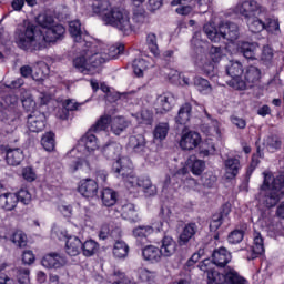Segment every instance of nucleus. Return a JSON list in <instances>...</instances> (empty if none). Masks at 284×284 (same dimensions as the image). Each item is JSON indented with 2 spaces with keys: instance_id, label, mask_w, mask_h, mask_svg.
I'll return each mask as SVG.
<instances>
[{
  "instance_id": "1",
  "label": "nucleus",
  "mask_w": 284,
  "mask_h": 284,
  "mask_svg": "<svg viewBox=\"0 0 284 284\" xmlns=\"http://www.w3.org/2000/svg\"><path fill=\"white\" fill-rule=\"evenodd\" d=\"M121 144L110 141L101 148V152L108 161H115L112 171L124 181V185L130 194L136 196L139 190H143L145 196H156V186L152 184L149 175L136 176L132 171V161L128 156L121 158Z\"/></svg>"
},
{
  "instance_id": "2",
  "label": "nucleus",
  "mask_w": 284,
  "mask_h": 284,
  "mask_svg": "<svg viewBox=\"0 0 284 284\" xmlns=\"http://www.w3.org/2000/svg\"><path fill=\"white\" fill-rule=\"evenodd\" d=\"M65 34V27L54 23L49 27L44 34L32 21H24L14 31V43L24 52H41L48 48V43L61 41Z\"/></svg>"
},
{
  "instance_id": "3",
  "label": "nucleus",
  "mask_w": 284,
  "mask_h": 284,
  "mask_svg": "<svg viewBox=\"0 0 284 284\" xmlns=\"http://www.w3.org/2000/svg\"><path fill=\"white\" fill-rule=\"evenodd\" d=\"M110 126V116L102 115L100 119L91 125L88 132L81 136L78 144L67 154L69 159H73L69 163L70 172H90V161L88 156L95 150H99V140L97 139V132H104Z\"/></svg>"
},
{
  "instance_id": "4",
  "label": "nucleus",
  "mask_w": 284,
  "mask_h": 284,
  "mask_svg": "<svg viewBox=\"0 0 284 284\" xmlns=\"http://www.w3.org/2000/svg\"><path fill=\"white\" fill-rule=\"evenodd\" d=\"M80 54L73 59V68L82 74H97L100 65L112 59H116L119 54L125 51V44L112 45L108 49V53L101 49V44L95 41H87L80 47Z\"/></svg>"
},
{
  "instance_id": "5",
  "label": "nucleus",
  "mask_w": 284,
  "mask_h": 284,
  "mask_svg": "<svg viewBox=\"0 0 284 284\" xmlns=\"http://www.w3.org/2000/svg\"><path fill=\"white\" fill-rule=\"evenodd\" d=\"M108 8H110V1L99 0V2L93 6V12H95V14H102V20L105 26H112L113 28H118L123 34H130V32H132L130 16L121 10V8H111L110 11H108Z\"/></svg>"
},
{
  "instance_id": "6",
  "label": "nucleus",
  "mask_w": 284,
  "mask_h": 284,
  "mask_svg": "<svg viewBox=\"0 0 284 284\" xmlns=\"http://www.w3.org/2000/svg\"><path fill=\"white\" fill-rule=\"evenodd\" d=\"M264 180L261 185V195L265 207H276L283 199L284 175L274 176L272 172L263 173Z\"/></svg>"
},
{
  "instance_id": "7",
  "label": "nucleus",
  "mask_w": 284,
  "mask_h": 284,
  "mask_svg": "<svg viewBox=\"0 0 284 284\" xmlns=\"http://www.w3.org/2000/svg\"><path fill=\"white\" fill-rule=\"evenodd\" d=\"M203 32L213 43H219L225 40L232 43L239 39V26L231 21L220 23L219 28L206 23L203 27Z\"/></svg>"
},
{
  "instance_id": "8",
  "label": "nucleus",
  "mask_w": 284,
  "mask_h": 284,
  "mask_svg": "<svg viewBox=\"0 0 284 284\" xmlns=\"http://www.w3.org/2000/svg\"><path fill=\"white\" fill-rule=\"evenodd\" d=\"M232 262V253L224 246L214 248L211 255V258H204L197 267L203 272L209 278V273L219 272L214 270L215 267H225Z\"/></svg>"
},
{
  "instance_id": "9",
  "label": "nucleus",
  "mask_w": 284,
  "mask_h": 284,
  "mask_svg": "<svg viewBox=\"0 0 284 284\" xmlns=\"http://www.w3.org/2000/svg\"><path fill=\"white\" fill-rule=\"evenodd\" d=\"M170 216H172V211L169 207L162 206L159 213L160 221L154 222L152 226L142 225L133 230V236L135 239H148L150 234L155 232H168L170 230Z\"/></svg>"
},
{
  "instance_id": "10",
  "label": "nucleus",
  "mask_w": 284,
  "mask_h": 284,
  "mask_svg": "<svg viewBox=\"0 0 284 284\" xmlns=\"http://www.w3.org/2000/svg\"><path fill=\"white\" fill-rule=\"evenodd\" d=\"M223 59V49L221 47H210L206 55H203L195 61L197 68H201L202 72L206 77H214L216 74V63Z\"/></svg>"
},
{
  "instance_id": "11",
  "label": "nucleus",
  "mask_w": 284,
  "mask_h": 284,
  "mask_svg": "<svg viewBox=\"0 0 284 284\" xmlns=\"http://www.w3.org/2000/svg\"><path fill=\"white\" fill-rule=\"evenodd\" d=\"M207 284H247V280L241 276L234 268H227L224 274L211 271Z\"/></svg>"
},
{
  "instance_id": "12",
  "label": "nucleus",
  "mask_w": 284,
  "mask_h": 284,
  "mask_svg": "<svg viewBox=\"0 0 284 284\" xmlns=\"http://www.w3.org/2000/svg\"><path fill=\"white\" fill-rule=\"evenodd\" d=\"M227 77H231L229 85L235 90H247V84L241 77H243V64L239 61H230L225 68Z\"/></svg>"
},
{
  "instance_id": "13",
  "label": "nucleus",
  "mask_w": 284,
  "mask_h": 284,
  "mask_svg": "<svg viewBox=\"0 0 284 284\" xmlns=\"http://www.w3.org/2000/svg\"><path fill=\"white\" fill-rule=\"evenodd\" d=\"M236 10L244 19L250 17H263L265 13V7L261 6L256 0H245L237 3Z\"/></svg>"
},
{
  "instance_id": "14",
  "label": "nucleus",
  "mask_w": 284,
  "mask_h": 284,
  "mask_svg": "<svg viewBox=\"0 0 284 284\" xmlns=\"http://www.w3.org/2000/svg\"><path fill=\"white\" fill-rule=\"evenodd\" d=\"M69 33L75 43V48L83 47L85 43H88V41H92V38L90 34H88V31L81 28L80 20H72L69 22Z\"/></svg>"
},
{
  "instance_id": "15",
  "label": "nucleus",
  "mask_w": 284,
  "mask_h": 284,
  "mask_svg": "<svg viewBox=\"0 0 284 284\" xmlns=\"http://www.w3.org/2000/svg\"><path fill=\"white\" fill-rule=\"evenodd\" d=\"M0 152L6 154V162L8 165L12 168H17V165H21L26 155L23 154V150L16 148L12 149L8 145H0Z\"/></svg>"
},
{
  "instance_id": "16",
  "label": "nucleus",
  "mask_w": 284,
  "mask_h": 284,
  "mask_svg": "<svg viewBox=\"0 0 284 284\" xmlns=\"http://www.w3.org/2000/svg\"><path fill=\"white\" fill-rule=\"evenodd\" d=\"M78 192L84 199H94L99 194V183L90 178L83 179L78 184Z\"/></svg>"
},
{
  "instance_id": "17",
  "label": "nucleus",
  "mask_w": 284,
  "mask_h": 284,
  "mask_svg": "<svg viewBox=\"0 0 284 284\" xmlns=\"http://www.w3.org/2000/svg\"><path fill=\"white\" fill-rule=\"evenodd\" d=\"M27 128L31 132H43L45 130V113L33 111L27 118Z\"/></svg>"
},
{
  "instance_id": "18",
  "label": "nucleus",
  "mask_w": 284,
  "mask_h": 284,
  "mask_svg": "<svg viewBox=\"0 0 284 284\" xmlns=\"http://www.w3.org/2000/svg\"><path fill=\"white\" fill-rule=\"evenodd\" d=\"M191 48L197 54L196 61L205 54V52L210 49V42L203 39V33L201 31H195L191 39Z\"/></svg>"
},
{
  "instance_id": "19",
  "label": "nucleus",
  "mask_w": 284,
  "mask_h": 284,
  "mask_svg": "<svg viewBox=\"0 0 284 284\" xmlns=\"http://www.w3.org/2000/svg\"><path fill=\"white\" fill-rule=\"evenodd\" d=\"M201 134L196 131H189L184 133L180 140V148L182 150H195L201 145Z\"/></svg>"
},
{
  "instance_id": "20",
  "label": "nucleus",
  "mask_w": 284,
  "mask_h": 284,
  "mask_svg": "<svg viewBox=\"0 0 284 284\" xmlns=\"http://www.w3.org/2000/svg\"><path fill=\"white\" fill-rule=\"evenodd\" d=\"M65 256L59 253H49L42 257L41 265L47 270H60L65 265Z\"/></svg>"
},
{
  "instance_id": "21",
  "label": "nucleus",
  "mask_w": 284,
  "mask_h": 284,
  "mask_svg": "<svg viewBox=\"0 0 284 284\" xmlns=\"http://www.w3.org/2000/svg\"><path fill=\"white\" fill-rule=\"evenodd\" d=\"M120 213L122 219L124 221H129L130 223H139V221H141L139 210H136V206L130 202L121 205Z\"/></svg>"
},
{
  "instance_id": "22",
  "label": "nucleus",
  "mask_w": 284,
  "mask_h": 284,
  "mask_svg": "<svg viewBox=\"0 0 284 284\" xmlns=\"http://www.w3.org/2000/svg\"><path fill=\"white\" fill-rule=\"evenodd\" d=\"M251 257L248 261H254V258H258L261 254H265V240H263V235L260 232L254 233L253 245L250 246Z\"/></svg>"
},
{
  "instance_id": "23",
  "label": "nucleus",
  "mask_w": 284,
  "mask_h": 284,
  "mask_svg": "<svg viewBox=\"0 0 284 284\" xmlns=\"http://www.w3.org/2000/svg\"><path fill=\"white\" fill-rule=\"evenodd\" d=\"M176 247H179V244H176V241H174L172 236L165 235L161 240L160 253L165 258H170V256H174V254L176 253Z\"/></svg>"
},
{
  "instance_id": "24",
  "label": "nucleus",
  "mask_w": 284,
  "mask_h": 284,
  "mask_svg": "<svg viewBox=\"0 0 284 284\" xmlns=\"http://www.w3.org/2000/svg\"><path fill=\"white\" fill-rule=\"evenodd\" d=\"M261 47L256 42H242L239 50L245 59L254 61L258 57Z\"/></svg>"
},
{
  "instance_id": "25",
  "label": "nucleus",
  "mask_w": 284,
  "mask_h": 284,
  "mask_svg": "<svg viewBox=\"0 0 284 284\" xmlns=\"http://www.w3.org/2000/svg\"><path fill=\"white\" fill-rule=\"evenodd\" d=\"M129 148H131L135 154L143 156V154L148 152V146L145 145V136L142 134L131 135L129 138Z\"/></svg>"
},
{
  "instance_id": "26",
  "label": "nucleus",
  "mask_w": 284,
  "mask_h": 284,
  "mask_svg": "<svg viewBox=\"0 0 284 284\" xmlns=\"http://www.w3.org/2000/svg\"><path fill=\"white\" fill-rule=\"evenodd\" d=\"M155 104L162 113L170 112L174 108V94L170 92L162 93L156 98Z\"/></svg>"
},
{
  "instance_id": "27",
  "label": "nucleus",
  "mask_w": 284,
  "mask_h": 284,
  "mask_svg": "<svg viewBox=\"0 0 284 284\" xmlns=\"http://www.w3.org/2000/svg\"><path fill=\"white\" fill-rule=\"evenodd\" d=\"M244 79L246 88H253L255 83H258V81H261V69L255 65L247 67L244 73Z\"/></svg>"
},
{
  "instance_id": "28",
  "label": "nucleus",
  "mask_w": 284,
  "mask_h": 284,
  "mask_svg": "<svg viewBox=\"0 0 284 284\" xmlns=\"http://www.w3.org/2000/svg\"><path fill=\"white\" fill-rule=\"evenodd\" d=\"M186 168H189L194 176H201L205 171V161L200 160L196 155H191L186 160Z\"/></svg>"
},
{
  "instance_id": "29",
  "label": "nucleus",
  "mask_w": 284,
  "mask_h": 284,
  "mask_svg": "<svg viewBox=\"0 0 284 284\" xmlns=\"http://www.w3.org/2000/svg\"><path fill=\"white\" fill-rule=\"evenodd\" d=\"M196 232H199L196 223L191 222L185 224L182 233L180 234V245H187V243L194 239Z\"/></svg>"
},
{
  "instance_id": "30",
  "label": "nucleus",
  "mask_w": 284,
  "mask_h": 284,
  "mask_svg": "<svg viewBox=\"0 0 284 284\" xmlns=\"http://www.w3.org/2000/svg\"><path fill=\"white\" fill-rule=\"evenodd\" d=\"M161 250L154 245H146L142 248V257L149 263H159L161 261Z\"/></svg>"
},
{
  "instance_id": "31",
  "label": "nucleus",
  "mask_w": 284,
  "mask_h": 284,
  "mask_svg": "<svg viewBox=\"0 0 284 284\" xmlns=\"http://www.w3.org/2000/svg\"><path fill=\"white\" fill-rule=\"evenodd\" d=\"M82 242L75 235H70L65 242V252L69 256H79L81 253Z\"/></svg>"
},
{
  "instance_id": "32",
  "label": "nucleus",
  "mask_w": 284,
  "mask_h": 284,
  "mask_svg": "<svg viewBox=\"0 0 284 284\" xmlns=\"http://www.w3.org/2000/svg\"><path fill=\"white\" fill-rule=\"evenodd\" d=\"M248 26V30L253 33L263 32L265 30V13L264 16H252L245 18Z\"/></svg>"
},
{
  "instance_id": "33",
  "label": "nucleus",
  "mask_w": 284,
  "mask_h": 284,
  "mask_svg": "<svg viewBox=\"0 0 284 284\" xmlns=\"http://www.w3.org/2000/svg\"><path fill=\"white\" fill-rule=\"evenodd\" d=\"M224 168L226 172V179H236L239 171L241 170V160L236 158H229L224 162Z\"/></svg>"
},
{
  "instance_id": "34",
  "label": "nucleus",
  "mask_w": 284,
  "mask_h": 284,
  "mask_svg": "<svg viewBox=\"0 0 284 284\" xmlns=\"http://www.w3.org/2000/svg\"><path fill=\"white\" fill-rule=\"evenodd\" d=\"M164 74H166L170 83L173 85H179L183 83L184 85H190V78L183 77L179 70L165 68Z\"/></svg>"
},
{
  "instance_id": "35",
  "label": "nucleus",
  "mask_w": 284,
  "mask_h": 284,
  "mask_svg": "<svg viewBox=\"0 0 284 284\" xmlns=\"http://www.w3.org/2000/svg\"><path fill=\"white\" fill-rule=\"evenodd\" d=\"M18 197L16 193H3L0 195V207L7 212H12L18 204Z\"/></svg>"
},
{
  "instance_id": "36",
  "label": "nucleus",
  "mask_w": 284,
  "mask_h": 284,
  "mask_svg": "<svg viewBox=\"0 0 284 284\" xmlns=\"http://www.w3.org/2000/svg\"><path fill=\"white\" fill-rule=\"evenodd\" d=\"M170 132V124L168 122H160L155 125L153 130V139L154 141H165L168 139V134Z\"/></svg>"
},
{
  "instance_id": "37",
  "label": "nucleus",
  "mask_w": 284,
  "mask_h": 284,
  "mask_svg": "<svg viewBox=\"0 0 284 284\" xmlns=\"http://www.w3.org/2000/svg\"><path fill=\"white\" fill-rule=\"evenodd\" d=\"M130 254V246L123 240L115 241L113 245V256L114 258H128Z\"/></svg>"
},
{
  "instance_id": "38",
  "label": "nucleus",
  "mask_w": 284,
  "mask_h": 284,
  "mask_svg": "<svg viewBox=\"0 0 284 284\" xmlns=\"http://www.w3.org/2000/svg\"><path fill=\"white\" fill-rule=\"evenodd\" d=\"M190 116H192V104L185 103L180 108L175 122L179 125H185L190 121Z\"/></svg>"
},
{
  "instance_id": "39",
  "label": "nucleus",
  "mask_w": 284,
  "mask_h": 284,
  "mask_svg": "<svg viewBox=\"0 0 284 284\" xmlns=\"http://www.w3.org/2000/svg\"><path fill=\"white\" fill-rule=\"evenodd\" d=\"M110 118L111 123V132L115 134V136L121 135V133L128 128L129 123L125 121V118L118 116L112 120V116L108 115Z\"/></svg>"
},
{
  "instance_id": "40",
  "label": "nucleus",
  "mask_w": 284,
  "mask_h": 284,
  "mask_svg": "<svg viewBox=\"0 0 284 284\" xmlns=\"http://www.w3.org/2000/svg\"><path fill=\"white\" fill-rule=\"evenodd\" d=\"M101 200L105 207H112L113 205H116V191L110 187H104L101 191Z\"/></svg>"
},
{
  "instance_id": "41",
  "label": "nucleus",
  "mask_w": 284,
  "mask_h": 284,
  "mask_svg": "<svg viewBox=\"0 0 284 284\" xmlns=\"http://www.w3.org/2000/svg\"><path fill=\"white\" fill-rule=\"evenodd\" d=\"M195 90L200 92V94H212V84L207 81V79L195 77L193 81Z\"/></svg>"
},
{
  "instance_id": "42",
  "label": "nucleus",
  "mask_w": 284,
  "mask_h": 284,
  "mask_svg": "<svg viewBox=\"0 0 284 284\" xmlns=\"http://www.w3.org/2000/svg\"><path fill=\"white\" fill-rule=\"evenodd\" d=\"M264 23H265L264 30H266L268 34H278V32H281V24L278 23V19L276 17H268L265 13Z\"/></svg>"
},
{
  "instance_id": "43",
  "label": "nucleus",
  "mask_w": 284,
  "mask_h": 284,
  "mask_svg": "<svg viewBox=\"0 0 284 284\" xmlns=\"http://www.w3.org/2000/svg\"><path fill=\"white\" fill-rule=\"evenodd\" d=\"M132 116H134L135 121L142 125H152L154 121V113H152L151 110H142L138 113H132Z\"/></svg>"
},
{
  "instance_id": "44",
  "label": "nucleus",
  "mask_w": 284,
  "mask_h": 284,
  "mask_svg": "<svg viewBox=\"0 0 284 284\" xmlns=\"http://www.w3.org/2000/svg\"><path fill=\"white\" fill-rule=\"evenodd\" d=\"M149 65H150V63L148 61H145V59L135 58L132 61L133 73L135 74V77L141 79V77H143V72H145V70H148Z\"/></svg>"
},
{
  "instance_id": "45",
  "label": "nucleus",
  "mask_w": 284,
  "mask_h": 284,
  "mask_svg": "<svg viewBox=\"0 0 284 284\" xmlns=\"http://www.w3.org/2000/svg\"><path fill=\"white\" fill-rule=\"evenodd\" d=\"M81 251L84 256H94L99 252V243L94 240L82 242Z\"/></svg>"
},
{
  "instance_id": "46",
  "label": "nucleus",
  "mask_w": 284,
  "mask_h": 284,
  "mask_svg": "<svg viewBox=\"0 0 284 284\" xmlns=\"http://www.w3.org/2000/svg\"><path fill=\"white\" fill-rule=\"evenodd\" d=\"M243 239H245V230L235 229L229 233L227 243L230 245H239V243L243 242Z\"/></svg>"
},
{
  "instance_id": "47",
  "label": "nucleus",
  "mask_w": 284,
  "mask_h": 284,
  "mask_svg": "<svg viewBox=\"0 0 284 284\" xmlns=\"http://www.w3.org/2000/svg\"><path fill=\"white\" fill-rule=\"evenodd\" d=\"M264 144L266 145L268 152H276V150H281L283 142L278 135H268L264 140Z\"/></svg>"
},
{
  "instance_id": "48",
  "label": "nucleus",
  "mask_w": 284,
  "mask_h": 284,
  "mask_svg": "<svg viewBox=\"0 0 284 284\" xmlns=\"http://www.w3.org/2000/svg\"><path fill=\"white\" fill-rule=\"evenodd\" d=\"M41 145L47 152H52L55 148L54 133L52 131L47 132L41 138Z\"/></svg>"
},
{
  "instance_id": "49",
  "label": "nucleus",
  "mask_w": 284,
  "mask_h": 284,
  "mask_svg": "<svg viewBox=\"0 0 284 284\" xmlns=\"http://www.w3.org/2000/svg\"><path fill=\"white\" fill-rule=\"evenodd\" d=\"M223 221H225L221 215H217L216 213L212 215L210 221V232H214L213 239L215 241H219V227L223 225Z\"/></svg>"
},
{
  "instance_id": "50",
  "label": "nucleus",
  "mask_w": 284,
  "mask_h": 284,
  "mask_svg": "<svg viewBox=\"0 0 284 284\" xmlns=\"http://www.w3.org/2000/svg\"><path fill=\"white\" fill-rule=\"evenodd\" d=\"M38 26L40 28H43V30H49L52 26H54L57 22L54 21V17L47 14V13H41L37 17L36 19Z\"/></svg>"
},
{
  "instance_id": "51",
  "label": "nucleus",
  "mask_w": 284,
  "mask_h": 284,
  "mask_svg": "<svg viewBox=\"0 0 284 284\" xmlns=\"http://www.w3.org/2000/svg\"><path fill=\"white\" fill-rule=\"evenodd\" d=\"M146 44L150 50V52L154 57H159L161 54V51L159 50V42L156 40V34L155 33H149L146 36Z\"/></svg>"
},
{
  "instance_id": "52",
  "label": "nucleus",
  "mask_w": 284,
  "mask_h": 284,
  "mask_svg": "<svg viewBox=\"0 0 284 284\" xmlns=\"http://www.w3.org/2000/svg\"><path fill=\"white\" fill-rule=\"evenodd\" d=\"M138 278L142 283H154V278H156V273L148 270V268H139L138 270Z\"/></svg>"
},
{
  "instance_id": "53",
  "label": "nucleus",
  "mask_w": 284,
  "mask_h": 284,
  "mask_svg": "<svg viewBox=\"0 0 284 284\" xmlns=\"http://www.w3.org/2000/svg\"><path fill=\"white\" fill-rule=\"evenodd\" d=\"M11 242L16 244L17 247H26V245H28V236L23 231H16L11 235Z\"/></svg>"
},
{
  "instance_id": "54",
  "label": "nucleus",
  "mask_w": 284,
  "mask_h": 284,
  "mask_svg": "<svg viewBox=\"0 0 284 284\" xmlns=\"http://www.w3.org/2000/svg\"><path fill=\"white\" fill-rule=\"evenodd\" d=\"M274 59V49L270 45H264L262 49L261 61L264 65H272V61Z\"/></svg>"
},
{
  "instance_id": "55",
  "label": "nucleus",
  "mask_w": 284,
  "mask_h": 284,
  "mask_svg": "<svg viewBox=\"0 0 284 284\" xmlns=\"http://www.w3.org/2000/svg\"><path fill=\"white\" fill-rule=\"evenodd\" d=\"M16 277L19 284H30V268H26V267L17 268Z\"/></svg>"
},
{
  "instance_id": "56",
  "label": "nucleus",
  "mask_w": 284,
  "mask_h": 284,
  "mask_svg": "<svg viewBox=\"0 0 284 284\" xmlns=\"http://www.w3.org/2000/svg\"><path fill=\"white\" fill-rule=\"evenodd\" d=\"M216 153V146L214 145L213 142H206L203 143L202 146L200 148V154L205 159L206 156H214Z\"/></svg>"
},
{
  "instance_id": "57",
  "label": "nucleus",
  "mask_w": 284,
  "mask_h": 284,
  "mask_svg": "<svg viewBox=\"0 0 284 284\" xmlns=\"http://www.w3.org/2000/svg\"><path fill=\"white\" fill-rule=\"evenodd\" d=\"M14 194L18 199V203L20 202L23 203V205H30V201H32V194H30L28 190L21 189Z\"/></svg>"
},
{
  "instance_id": "58",
  "label": "nucleus",
  "mask_w": 284,
  "mask_h": 284,
  "mask_svg": "<svg viewBox=\"0 0 284 284\" xmlns=\"http://www.w3.org/2000/svg\"><path fill=\"white\" fill-rule=\"evenodd\" d=\"M114 276H116L118 280L112 284H134V280L128 277V275H125V273L121 272L120 270L114 271Z\"/></svg>"
},
{
  "instance_id": "59",
  "label": "nucleus",
  "mask_w": 284,
  "mask_h": 284,
  "mask_svg": "<svg viewBox=\"0 0 284 284\" xmlns=\"http://www.w3.org/2000/svg\"><path fill=\"white\" fill-rule=\"evenodd\" d=\"M22 178L24 181H28V183H32L33 181H37V173H34L32 166H27L22 170Z\"/></svg>"
},
{
  "instance_id": "60",
  "label": "nucleus",
  "mask_w": 284,
  "mask_h": 284,
  "mask_svg": "<svg viewBox=\"0 0 284 284\" xmlns=\"http://www.w3.org/2000/svg\"><path fill=\"white\" fill-rule=\"evenodd\" d=\"M267 236L271 239H276L278 234H281V224L278 223H271L266 227Z\"/></svg>"
},
{
  "instance_id": "61",
  "label": "nucleus",
  "mask_w": 284,
  "mask_h": 284,
  "mask_svg": "<svg viewBox=\"0 0 284 284\" xmlns=\"http://www.w3.org/2000/svg\"><path fill=\"white\" fill-rule=\"evenodd\" d=\"M201 256H203V250H199L197 252L193 253L185 264L186 267H194V265L201 261Z\"/></svg>"
},
{
  "instance_id": "62",
  "label": "nucleus",
  "mask_w": 284,
  "mask_h": 284,
  "mask_svg": "<svg viewBox=\"0 0 284 284\" xmlns=\"http://www.w3.org/2000/svg\"><path fill=\"white\" fill-rule=\"evenodd\" d=\"M268 90L271 89V92H274L275 90H281L283 88V81L278 79V77H274L267 82Z\"/></svg>"
},
{
  "instance_id": "63",
  "label": "nucleus",
  "mask_w": 284,
  "mask_h": 284,
  "mask_svg": "<svg viewBox=\"0 0 284 284\" xmlns=\"http://www.w3.org/2000/svg\"><path fill=\"white\" fill-rule=\"evenodd\" d=\"M36 257H34V253L30 250H27L22 253V263L24 265H32V263H34Z\"/></svg>"
},
{
  "instance_id": "64",
  "label": "nucleus",
  "mask_w": 284,
  "mask_h": 284,
  "mask_svg": "<svg viewBox=\"0 0 284 284\" xmlns=\"http://www.w3.org/2000/svg\"><path fill=\"white\" fill-rule=\"evenodd\" d=\"M95 179L98 183H100L101 185H103V183L108 182V171L104 169H99L95 171Z\"/></svg>"
}]
</instances>
